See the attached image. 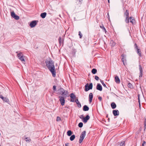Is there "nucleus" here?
<instances>
[{
    "instance_id": "nucleus-55",
    "label": "nucleus",
    "mask_w": 146,
    "mask_h": 146,
    "mask_svg": "<svg viewBox=\"0 0 146 146\" xmlns=\"http://www.w3.org/2000/svg\"><path fill=\"white\" fill-rule=\"evenodd\" d=\"M16 53H18V52H16Z\"/></svg>"
},
{
    "instance_id": "nucleus-10",
    "label": "nucleus",
    "mask_w": 146,
    "mask_h": 146,
    "mask_svg": "<svg viewBox=\"0 0 146 146\" xmlns=\"http://www.w3.org/2000/svg\"><path fill=\"white\" fill-rule=\"evenodd\" d=\"M70 96L71 98L70 102H74V99L76 98V96L73 93H71L70 95Z\"/></svg>"
},
{
    "instance_id": "nucleus-19",
    "label": "nucleus",
    "mask_w": 146,
    "mask_h": 146,
    "mask_svg": "<svg viewBox=\"0 0 146 146\" xmlns=\"http://www.w3.org/2000/svg\"><path fill=\"white\" fill-rule=\"evenodd\" d=\"M129 19H131V20L130 21V22H131L132 24H134L135 23V21L134 19L132 17H129Z\"/></svg>"
},
{
    "instance_id": "nucleus-39",
    "label": "nucleus",
    "mask_w": 146,
    "mask_h": 146,
    "mask_svg": "<svg viewBox=\"0 0 146 146\" xmlns=\"http://www.w3.org/2000/svg\"><path fill=\"white\" fill-rule=\"evenodd\" d=\"M95 79L97 80H98L99 78L98 76H96L95 77Z\"/></svg>"
},
{
    "instance_id": "nucleus-52",
    "label": "nucleus",
    "mask_w": 146,
    "mask_h": 146,
    "mask_svg": "<svg viewBox=\"0 0 146 146\" xmlns=\"http://www.w3.org/2000/svg\"><path fill=\"white\" fill-rule=\"evenodd\" d=\"M108 3H110V0H108Z\"/></svg>"
},
{
    "instance_id": "nucleus-45",
    "label": "nucleus",
    "mask_w": 146,
    "mask_h": 146,
    "mask_svg": "<svg viewBox=\"0 0 146 146\" xmlns=\"http://www.w3.org/2000/svg\"><path fill=\"white\" fill-rule=\"evenodd\" d=\"M146 125V119H145L144 121V127H145V126Z\"/></svg>"
},
{
    "instance_id": "nucleus-13",
    "label": "nucleus",
    "mask_w": 146,
    "mask_h": 146,
    "mask_svg": "<svg viewBox=\"0 0 146 146\" xmlns=\"http://www.w3.org/2000/svg\"><path fill=\"white\" fill-rule=\"evenodd\" d=\"M96 89L97 90L100 91H102V86L100 84H98L96 86Z\"/></svg>"
},
{
    "instance_id": "nucleus-31",
    "label": "nucleus",
    "mask_w": 146,
    "mask_h": 146,
    "mask_svg": "<svg viewBox=\"0 0 146 146\" xmlns=\"http://www.w3.org/2000/svg\"><path fill=\"white\" fill-rule=\"evenodd\" d=\"M83 126V123L82 122H80L78 124V127L80 128H81Z\"/></svg>"
},
{
    "instance_id": "nucleus-43",
    "label": "nucleus",
    "mask_w": 146,
    "mask_h": 146,
    "mask_svg": "<svg viewBox=\"0 0 146 146\" xmlns=\"http://www.w3.org/2000/svg\"><path fill=\"white\" fill-rule=\"evenodd\" d=\"M145 144H146V142L145 141H143V143H142V146H145L144 145Z\"/></svg>"
},
{
    "instance_id": "nucleus-21",
    "label": "nucleus",
    "mask_w": 146,
    "mask_h": 146,
    "mask_svg": "<svg viewBox=\"0 0 146 146\" xmlns=\"http://www.w3.org/2000/svg\"><path fill=\"white\" fill-rule=\"evenodd\" d=\"M116 145L117 146H123V145H125V142L124 141H122L120 143H118L116 144Z\"/></svg>"
},
{
    "instance_id": "nucleus-29",
    "label": "nucleus",
    "mask_w": 146,
    "mask_h": 146,
    "mask_svg": "<svg viewBox=\"0 0 146 146\" xmlns=\"http://www.w3.org/2000/svg\"><path fill=\"white\" fill-rule=\"evenodd\" d=\"M100 82L101 83H102V84L103 85V86L107 88V87L106 86V85L104 84V81L103 80H100Z\"/></svg>"
},
{
    "instance_id": "nucleus-27",
    "label": "nucleus",
    "mask_w": 146,
    "mask_h": 146,
    "mask_svg": "<svg viewBox=\"0 0 146 146\" xmlns=\"http://www.w3.org/2000/svg\"><path fill=\"white\" fill-rule=\"evenodd\" d=\"M129 15V12L127 10L124 13V15L126 16V17H128Z\"/></svg>"
},
{
    "instance_id": "nucleus-18",
    "label": "nucleus",
    "mask_w": 146,
    "mask_h": 146,
    "mask_svg": "<svg viewBox=\"0 0 146 146\" xmlns=\"http://www.w3.org/2000/svg\"><path fill=\"white\" fill-rule=\"evenodd\" d=\"M46 15V12L42 13L40 15V17L42 18H44Z\"/></svg>"
},
{
    "instance_id": "nucleus-42",
    "label": "nucleus",
    "mask_w": 146,
    "mask_h": 146,
    "mask_svg": "<svg viewBox=\"0 0 146 146\" xmlns=\"http://www.w3.org/2000/svg\"><path fill=\"white\" fill-rule=\"evenodd\" d=\"M98 99L100 101H101L102 100V98L101 96H99L98 98Z\"/></svg>"
},
{
    "instance_id": "nucleus-16",
    "label": "nucleus",
    "mask_w": 146,
    "mask_h": 146,
    "mask_svg": "<svg viewBox=\"0 0 146 146\" xmlns=\"http://www.w3.org/2000/svg\"><path fill=\"white\" fill-rule=\"evenodd\" d=\"M115 80L117 83H119L120 82V79L117 76H116L115 77Z\"/></svg>"
},
{
    "instance_id": "nucleus-14",
    "label": "nucleus",
    "mask_w": 146,
    "mask_h": 146,
    "mask_svg": "<svg viewBox=\"0 0 146 146\" xmlns=\"http://www.w3.org/2000/svg\"><path fill=\"white\" fill-rule=\"evenodd\" d=\"M113 113L114 116L118 115L119 114V112L118 110H113Z\"/></svg>"
},
{
    "instance_id": "nucleus-33",
    "label": "nucleus",
    "mask_w": 146,
    "mask_h": 146,
    "mask_svg": "<svg viewBox=\"0 0 146 146\" xmlns=\"http://www.w3.org/2000/svg\"><path fill=\"white\" fill-rule=\"evenodd\" d=\"M127 86L129 88H133V86L132 84L130 83H128Z\"/></svg>"
},
{
    "instance_id": "nucleus-23",
    "label": "nucleus",
    "mask_w": 146,
    "mask_h": 146,
    "mask_svg": "<svg viewBox=\"0 0 146 146\" xmlns=\"http://www.w3.org/2000/svg\"><path fill=\"white\" fill-rule=\"evenodd\" d=\"M75 138V136L74 135H73L70 136V141H73Z\"/></svg>"
},
{
    "instance_id": "nucleus-41",
    "label": "nucleus",
    "mask_w": 146,
    "mask_h": 146,
    "mask_svg": "<svg viewBox=\"0 0 146 146\" xmlns=\"http://www.w3.org/2000/svg\"><path fill=\"white\" fill-rule=\"evenodd\" d=\"M61 120V119L60 117L58 116L57 117L56 121H58Z\"/></svg>"
},
{
    "instance_id": "nucleus-12",
    "label": "nucleus",
    "mask_w": 146,
    "mask_h": 146,
    "mask_svg": "<svg viewBox=\"0 0 146 146\" xmlns=\"http://www.w3.org/2000/svg\"><path fill=\"white\" fill-rule=\"evenodd\" d=\"M139 71H140V72H139L140 75L139 76V77H141L142 76L143 70H142V68L140 64H139Z\"/></svg>"
},
{
    "instance_id": "nucleus-11",
    "label": "nucleus",
    "mask_w": 146,
    "mask_h": 146,
    "mask_svg": "<svg viewBox=\"0 0 146 146\" xmlns=\"http://www.w3.org/2000/svg\"><path fill=\"white\" fill-rule=\"evenodd\" d=\"M90 117L88 115H87L85 117H84L82 121L84 123H86L90 119Z\"/></svg>"
},
{
    "instance_id": "nucleus-47",
    "label": "nucleus",
    "mask_w": 146,
    "mask_h": 146,
    "mask_svg": "<svg viewBox=\"0 0 146 146\" xmlns=\"http://www.w3.org/2000/svg\"><path fill=\"white\" fill-rule=\"evenodd\" d=\"M138 102L139 103V102H140V99H139V95H138Z\"/></svg>"
},
{
    "instance_id": "nucleus-3",
    "label": "nucleus",
    "mask_w": 146,
    "mask_h": 146,
    "mask_svg": "<svg viewBox=\"0 0 146 146\" xmlns=\"http://www.w3.org/2000/svg\"><path fill=\"white\" fill-rule=\"evenodd\" d=\"M93 84L92 83H90L89 84L88 83L86 84L85 85V91L87 92L90 90L92 89Z\"/></svg>"
},
{
    "instance_id": "nucleus-20",
    "label": "nucleus",
    "mask_w": 146,
    "mask_h": 146,
    "mask_svg": "<svg viewBox=\"0 0 146 146\" xmlns=\"http://www.w3.org/2000/svg\"><path fill=\"white\" fill-rule=\"evenodd\" d=\"M111 108L113 109L115 108L116 107V105L115 104L114 102L112 103L111 104Z\"/></svg>"
},
{
    "instance_id": "nucleus-48",
    "label": "nucleus",
    "mask_w": 146,
    "mask_h": 146,
    "mask_svg": "<svg viewBox=\"0 0 146 146\" xmlns=\"http://www.w3.org/2000/svg\"><path fill=\"white\" fill-rule=\"evenodd\" d=\"M75 102L76 103V104H77V103H78V102H79L78 99H76L75 101Z\"/></svg>"
},
{
    "instance_id": "nucleus-9",
    "label": "nucleus",
    "mask_w": 146,
    "mask_h": 146,
    "mask_svg": "<svg viewBox=\"0 0 146 146\" xmlns=\"http://www.w3.org/2000/svg\"><path fill=\"white\" fill-rule=\"evenodd\" d=\"M0 98H1L3 102L9 104V101L8 99L7 98L4 97L2 95H0Z\"/></svg>"
},
{
    "instance_id": "nucleus-17",
    "label": "nucleus",
    "mask_w": 146,
    "mask_h": 146,
    "mask_svg": "<svg viewBox=\"0 0 146 146\" xmlns=\"http://www.w3.org/2000/svg\"><path fill=\"white\" fill-rule=\"evenodd\" d=\"M83 110L84 111H88L89 110V108L86 105H85L83 107Z\"/></svg>"
},
{
    "instance_id": "nucleus-51",
    "label": "nucleus",
    "mask_w": 146,
    "mask_h": 146,
    "mask_svg": "<svg viewBox=\"0 0 146 146\" xmlns=\"http://www.w3.org/2000/svg\"><path fill=\"white\" fill-rule=\"evenodd\" d=\"M139 106L140 108L141 107V104H140V102H139Z\"/></svg>"
},
{
    "instance_id": "nucleus-40",
    "label": "nucleus",
    "mask_w": 146,
    "mask_h": 146,
    "mask_svg": "<svg viewBox=\"0 0 146 146\" xmlns=\"http://www.w3.org/2000/svg\"><path fill=\"white\" fill-rule=\"evenodd\" d=\"M134 47L135 49L138 48V47L136 43H135L134 44Z\"/></svg>"
},
{
    "instance_id": "nucleus-38",
    "label": "nucleus",
    "mask_w": 146,
    "mask_h": 146,
    "mask_svg": "<svg viewBox=\"0 0 146 146\" xmlns=\"http://www.w3.org/2000/svg\"><path fill=\"white\" fill-rule=\"evenodd\" d=\"M28 137H26L25 138V139L26 140V141L27 142H30V141H31V140L30 139H28Z\"/></svg>"
},
{
    "instance_id": "nucleus-4",
    "label": "nucleus",
    "mask_w": 146,
    "mask_h": 146,
    "mask_svg": "<svg viewBox=\"0 0 146 146\" xmlns=\"http://www.w3.org/2000/svg\"><path fill=\"white\" fill-rule=\"evenodd\" d=\"M86 134V131H83L81 134L79 139L80 143H81L82 142L83 140L85 137Z\"/></svg>"
},
{
    "instance_id": "nucleus-36",
    "label": "nucleus",
    "mask_w": 146,
    "mask_h": 146,
    "mask_svg": "<svg viewBox=\"0 0 146 146\" xmlns=\"http://www.w3.org/2000/svg\"><path fill=\"white\" fill-rule=\"evenodd\" d=\"M79 117L81 119L82 121L83 119L84 118V117L83 115H82L79 116Z\"/></svg>"
},
{
    "instance_id": "nucleus-54",
    "label": "nucleus",
    "mask_w": 146,
    "mask_h": 146,
    "mask_svg": "<svg viewBox=\"0 0 146 146\" xmlns=\"http://www.w3.org/2000/svg\"><path fill=\"white\" fill-rule=\"evenodd\" d=\"M108 15H109V14H108Z\"/></svg>"
},
{
    "instance_id": "nucleus-2",
    "label": "nucleus",
    "mask_w": 146,
    "mask_h": 146,
    "mask_svg": "<svg viewBox=\"0 0 146 146\" xmlns=\"http://www.w3.org/2000/svg\"><path fill=\"white\" fill-rule=\"evenodd\" d=\"M56 94L58 95H61L62 96H65V98L67 96L68 91L67 90H64L61 86L58 87V88L56 91Z\"/></svg>"
},
{
    "instance_id": "nucleus-32",
    "label": "nucleus",
    "mask_w": 146,
    "mask_h": 146,
    "mask_svg": "<svg viewBox=\"0 0 146 146\" xmlns=\"http://www.w3.org/2000/svg\"><path fill=\"white\" fill-rule=\"evenodd\" d=\"M129 18L128 17H126V19L125 20V22L126 23H129Z\"/></svg>"
},
{
    "instance_id": "nucleus-37",
    "label": "nucleus",
    "mask_w": 146,
    "mask_h": 146,
    "mask_svg": "<svg viewBox=\"0 0 146 146\" xmlns=\"http://www.w3.org/2000/svg\"><path fill=\"white\" fill-rule=\"evenodd\" d=\"M76 104L77 105V106H78V107H79V108L81 107V105L80 103V102H78V103H77V104Z\"/></svg>"
},
{
    "instance_id": "nucleus-22",
    "label": "nucleus",
    "mask_w": 146,
    "mask_h": 146,
    "mask_svg": "<svg viewBox=\"0 0 146 146\" xmlns=\"http://www.w3.org/2000/svg\"><path fill=\"white\" fill-rule=\"evenodd\" d=\"M136 49L137 50V53L138 54L139 56L141 57V51H140V49L138 48H137Z\"/></svg>"
},
{
    "instance_id": "nucleus-26",
    "label": "nucleus",
    "mask_w": 146,
    "mask_h": 146,
    "mask_svg": "<svg viewBox=\"0 0 146 146\" xmlns=\"http://www.w3.org/2000/svg\"><path fill=\"white\" fill-rule=\"evenodd\" d=\"M110 44H111V46H114L116 44V43H115L113 41V40H111V41H110Z\"/></svg>"
},
{
    "instance_id": "nucleus-15",
    "label": "nucleus",
    "mask_w": 146,
    "mask_h": 146,
    "mask_svg": "<svg viewBox=\"0 0 146 146\" xmlns=\"http://www.w3.org/2000/svg\"><path fill=\"white\" fill-rule=\"evenodd\" d=\"M89 101L90 103L92 102L93 98V95L92 93H90L89 94Z\"/></svg>"
},
{
    "instance_id": "nucleus-5",
    "label": "nucleus",
    "mask_w": 146,
    "mask_h": 146,
    "mask_svg": "<svg viewBox=\"0 0 146 146\" xmlns=\"http://www.w3.org/2000/svg\"><path fill=\"white\" fill-rule=\"evenodd\" d=\"M17 56L23 62H25V61L24 57V56L23 55L22 52H21L18 53Z\"/></svg>"
},
{
    "instance_id": "nucleus-53",
    "label": "nucleus",
    "mask_w": 146,
    "mask_h": 146,
    "mask_svg": "<svg viewBox=\"0 0 146 146\" xmlns=\"http://www.w3.org/2000/svg\"><path fill=\"white\" fill-rule=\"evenodd\" d=\"M74 52H75H75H76V50H74Z\"/></svg>"
},
{
    "instance_id": "nucleus-1",
    "label": "nucleus",
    "mask_w": 146,
    "mask_h": 146,
    "mask_svg": "<svg viewBox=\"0 0 146 146\" xmlns=\"http://www.w3.org/2000/svg\"><path fill=\"white\" fill-rule=\"evenodd\" d=\"M45 63L51 73L52 76L55 77L56 76V70L53 61L51 60H46Z\"/></svg>"
},
{
    "instance_id": "nucleus-6",
    "label": "nucleus",
    "mask_w": 146,
    "mask_h": 146,
    "mask_svg": "<svg viewBox=\"0 0 146 146\" xmlns=\"http://www.w3.org/2000/svg\"><path fill=\"white\" fill-rule=\"evenodd\" d=\"M64 96H60L59 97L60 98L59 100L60 101L61 105L62 106H63L65 103V99L64 98Z\"/></svg>"
},
{
    "instance_id": "nucleus-46",
    "label": "nucleus",
    "mask_w": 146,
    "mask_h": 146,
    "mask_svg": "<svg viewBox=\"0 0 146 146\" xmlns=\"http://www.w3.org/2000/svg\"><path fill=\"white\" fill-rule=\"evenodd\" d=\"M121 56H122V58H124V59L125 58V55L122 54L121 55Z\"/></svg>"
},
{
    "instance_id": "nucleus-49",
    "label": "nucleus",
    "mask_w": 146,
    "mask_h": 146,
    "mask_svg": "<svg viewBox=\"0 0 146 146\" xmlns=\"http://www.w3.org/2000/svg\"><path fill=\"white\" fill-rule=\"evenodd\" d=\"M69 144V143H67L65 144V146H68Z\"/></svg>"
},
{
    "instance_id": "nucleus-30",
    "label": "nucleus",
    "mask_w": 146,
    "mask_h": 146,
    "mask_svg": "<svg viewBox=\"0 0 146 146\" xmlns=\"http://www.w3.org/2000/svg\"><path fill=\"white\" fill-rule=\"evenodd\" d=\"M100 27L101 28L103 29V31H104L105 32H106V29L104 27L103 25L100 26Z\"/></svg>"
},
{
    "instance_id": "nucleus-35",
    "label": "nucleus",
    "mask_w": 146,
    "mask_h": 146,
    "mask_svg": "<svg viewBox=\"0 0 146 146\" xmlns=\"http://www.w3.org/2000/svg\"><path fill=\"white\" fill-rule=\"evenodd\" d=\"M79 35L80 36V38H81L82 37V35L81 33V32L80 31L79 32Z\"/></svg>"
},
{
    "instance_id": "nucleus-25",
    "label": "nucleus",
    "mask_w": 146,
    "mask_h": 146,
    "mask_svg": "<svg viewBox=\"0 0 146 146\" xmlns=\"http://www.w3.org/2000/svg\"><path fill=\"white\" fill-rule=\"evenodd\" d=\"M97 70L95 68H93L92 70V72L93 74H95L96 73Z\"/></svg>"
},
{
    "instance_id": "nucleus-28",
    "label": "nucleus",
    "mask_w": 146,
    "mask_h": 146,
    "mask_svg": "<svg viewBox=\"0 0 146 146\" xmlns=\"http://www.w3.org/2000/svg\"><path fill=\"white\" fill-rule=\"evenodd\" d=\"M58 41L59 44L61 45L62 41V38L61 37H59L58 39Z\"/></svg>"
},
{
    "instance_id": "nucleus-34",
    "label": "nucleus",
    "mask_w": 146,
    "mask_h": 146,
    "mask_svg": "<svg viewBox=\"0 0 146 146\" xmlns=\"http://www.w3.org/2000/svg\"><path fill=\"white\" fill-rule=\"evenodd\" d=\"M52 89L54 92L56 91V92L57 91L56 90V86L55 85H54L53 86Z\"/></svg>"
},
{
    "instance_id": "nucleus-44",
    "label": "nucleus",
    "mask_w": 146,
    "mask_h": 146,
    "mask_svg": "<svg viewBox=\"0 0 146 146\" xmlns=\"http://www.w3.org/2000/svg\"><path fill=\"white\" fill-rule=\"evenodd\" d=\"M125 60V59H124V58H121V60L123 62V63L124 65H125L124 63V60Z\"/></svg>"
},
{
    "instance_id": "nucleus-7",
    "label": "nucleus",
    "mask_w": 146,
    "mask_h": 146,
    "mask_svg": "<svg viewBox=\"0 0 146 146\" xmlns=\"http://www.w3.org/2000/svg\"><path fill=\"white\" fill-rule=\"evenodd\" d=\"M38 21L36 20H34L32 21L30 24V26L31 28H33L35 27L37 24V22H38Z\"/></svg>"
},
{
    "instance_id": "nucleus-8",
    "label": "nucleus",
    "mask_w": 146,
    "mask_h": 146,
    "mask_svg": "<svg viewBox=\"0 0 146 146\" xmlns=\"http://www.w3.org/2000/svg\"><path fill=\"white\" fill-rule=\"evenodd\" d=\"M11 16L14 18L15 19L17 20L19 19V17L16 15L13 11L11 12Z\"/></svg>"
},
{
    "instance_id": "nucleus-50",
    "label": "nucleus",
    "mask_w": 146,
    "mask_h": 146,
    "mask_svg": "<svg viewBox=\"0 0 146 146\" xmlns=\"http://www.w3.org/2000/svg\"><path fill=\"white\" fill-rule=\"evenodd\" d=\"M82 0H79V2L80 3H82Z\"/></svg>"
},
{
    "instance_id": "nucleus-24",
    "label": "nucleus",
    "mask_w": 146,
    "mask_h": 146,
    "mask_svg": "<svg viewBox=\"0 0 146 146\" xmlns=\"http://www.w3.org/2000/svg\"><path fill=\"white\" fill-rule=\"evenodd\" d=\"M72 131H71L70 130L68 131L67 133V135L69 136H71L72 134Z\"/></svg>"
}]
</instances>
